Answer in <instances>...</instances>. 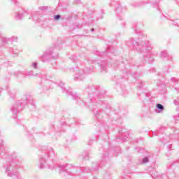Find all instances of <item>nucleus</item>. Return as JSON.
Listing matches in <instances>:
<instances>
[{"label":"nucleus","instance_id":"obj_1","mask_svg":"<svg viewBox=\"0 0 179 179\" xmlns=\"http://www.w3.org/2000/svg\"><path fill=\"white\" fill-rule=\"evenodd\" d=\"M127 45L129 47L131 50H136L138 52L141 54L143 52H149L152 50V46L149 43V41H142L141 43L135 41L134 38H130V40L127 43Z\"/></svg>","mask_w":179,"mask_h":179},{"label":"nucleus","instance_id":"obj_2","mask_svg":"<svg viewBox=\"0 0 179 179\" xmlns=\"http://www.w3.org/2000/svg\"><path fill=\"white\" fill-rule=\"evenodd\" d=\"M30 96H25L23 98V100L21 101L15 102L11 108V111L14 115V118H16V115L19 114L20 111L23 110V107L26 106V104H29L30 103Z\"/></svg>","mask_w":179,"mask_h":179},{"label":"nucleus","instance_id":"obj_3","mask_svg":"<svg viewBox=\"0 0 179 179\" xmlns=\"http://www.w3.org/2000/svg\"><path fill=\"white\" fill-rule=\"evenodd\" d=\"M51 156H55L54 153V150L50 149L49 152H43L39 157V168L44 169L47 164L48 157H51Z\"/></svg>","mask_w":179,"mask_h":179},{"label":"nucleus","instance_id":"obj_4","mask_svg":"<svg viewBox=\"0 0 179 179\" xmlns=\"http://www.w3.org/2000/svg\"><path fill=\"white\" fill-rule=\"evenodd\" d=\"M51 58H54V56H52V49L46 50L45 53L41 57V61L45 62V61H48Z\"/></svg>","mask_w":179,"mask_h":179},{"label":"nucleus","instance_id":"obj_5","mask_svg":"<svg viewBox=\"0 0 179 179\" xmlns=\"http://www.w3.org/2000/svg\"><path fill=\"white\" fill-rule=\"evenodd\" d=\"M14 76H15L17 78H20V76H34L36 74H34L33 71L26 72L17 71L14 73Z\"/></svg>","mask_w":179,"mask_h":179},{"label":"nucleus","instance_id":"obj_6","mask_svg":"<svg viewBox=\"0 0 179 179\" xmlns=\"http://www.w3.org/2000/svg\"><path fill=\"white\" fill-rule=\"evenodd\" d=\"M59 169L61 171H66V173H69V169H72L71 165L66 164V165H59Z\"/></svg>","mask_w":179,"mask_h":179},{"label":"nucleus","instance_id":"obj_7","mask_svg":"<svg viewBox=\"0 0 179 179\" xmlns=\"http://www.w3.org/2000/svg\"><path fill=\"white\" fill-rule=\"evenodd\" d=\"M86 73H85V71L83 70H79L78 73L75 76L74 79L76 80V79H83L85 78Z\"/></svg>","mask_w":179,"mask_h":179},{"label":"nucleus","instance_id":"obj_8","mask_svg":"<svg viewBox=\"0 0 179 179\" xmlns=\"http://www.w3.org/2000/svg\"><path fill=\"white\" fill-rule=\"evenodd\" d=\"M6 173L8 174V176H9L10 177H13V176H16L17 172L15 171L14 169H12V166H9L8 168H7L6 169Z\"/></svg>","mask_w":179,"mask_h":179},{"label":"nucleus","instance_id":"obj_9","mask_svg":"<svg viewBox=\"0 0 179 179\" xmlns=\"http://www.w3.org/2000/svg\"><path fill=\"white\" fill-rule=\"evenodd\" d=\"M2 42L6 43L7 42L10 41H17V36H13L10 38H7L5 37L1 38Z\"/></svg>","mask_w":179,"mask_h":179},{"label":"nucleus","instance_id":"obj_10","mask_svg":"<svg viewBox=\"0 0 179 179\" xmlns=\"http://www.w3.org/2000/svg\"><path fill=\"white\" fill-rule=\"evenodd\" d=\"M124 10H125V8H123L122 6H121V5H118V6L116 8V13L117 15H121V13H122V12H124Z\"/></svg>","mask_w":179,"mask_h":179},{"label":"nucleus","instance_id":"obj_11","mask_svg":"<svg viewBox=\"0 0 179 179\" xmlns=\"http://www.w3.org/2000/svg\"><path fill=\"white\" fill-rule=\"evenodd\" d=\"M157 108L159 110L157 111L158 113H162L164 110V106L160 103L157 104Z\"/></svg>","mask_w":179,"mask_h":179},{"label":"nucleus","instance_id":"obj_12","mask_svg":"<svg viewBox=\"0 0 179 179\" xmlns=\"http://www.w3.org/2000/svg\"><path fill=\"white\" fill-rule=\"evenodd\" d=\"M167 57H169V53H167L166 51H163L161 52V58H162V59L167 58Z\"/></svg>","mask_w":179,"mask_h":179},{"label":"nucleus","instance_id":"obj_13","mask_svg":"<svg viewBox=\"0 0 179 179\" xmlns=\"http://www.w3.org/2000/svg\"><path fill=\"white\" fill-rule=\"evenodd\" d=\"M23 17V15L21 13H18L17 15H15V19H17V20H20V19H22Z\"/></svg>","mask_w":179,"mask_h":179},{"label":"nucleus","instance_id":"obj_14","mask_svg":"<svg viewBox=\"0 0 179 179\" xmlns=\"http://www.w3.org/2000/svg\"><path fill=\"white\" fill-rule=\"evenodd\" d=\"M148 162H149V158H148V157H144L142 160L143 164H145Z\"/></svg>","mask_w":179,"mask_h":179},{"label":"nucleus","instance_id":"obj_15","mask_svg":"<svg viewBox=\"0 0 179 179\" xmlns=\"http://www.w3.org/2000/svg\"><path fill=\"white\" fill-rule=\"evenodd\" d=\"M8 94H10V96L13 98L15 97V96H16V93H15V92L13 91H8Z\"/></svg>","mask_w":179,"mask_h":179},{"label":"nucleus","instance_id":"obj_16","mask_svg":"<svg viewBox=\"0 0 179 179\" xmlns=\"http://www.w3.org/2000/svg\"><path fill=\"white\" fill-rule=\"evenodd\" d=\"M171 80L172 82H174L175 83H178V79L176 78H171Z\"/></svg>","mask_w":179,"mask_h":179},{"label":"nucleus","instance_id":"obj_17","mask_svg":"<svg viewBox=\"0 0 179 179\" xmlns=\"http://www.w3.org/2000/svg\"><path fill=\"white\" fill-rule=\"evenodd\" d=\"M101 69L102 71H107V68H106V66L101 64Z\"/></svg>","mask_w":179,"mask_h":179},{"label":"nucleus","instance_id":"obj_18","mask_svg":"<svg viewBox=\"0 0 179 179\" xmlns=\"http://www.w3.org/2000/svg\"><path fill=\"white\" fill-rule=\"evenodd\" d=\"M59 86L62 87V89H63V90H64L65 88L64 87V83L60 82L59 83Z\"/></svg>","mask_w":179,"mask_h":179},{"label":"nucleus","instance_id":"obj_19","mask_svg":"<svg viewBox=\"0 0 179 179\" xmlns=\"http://www.w3.org/2000/svg\"><path fill=\"white\" fill-rule=\"evenodd\" d=\"M60 17H61V15H57L55 16V20H58V19H59Z\"/></svg>","mask_w":179,"mask_h":179},{"label":"nucleus","instance_id":"obj_20","mask_svg":"<svg viewBox=\"0 0 179 179\" xmlns=\"http://www.w3.org/2000/svg\"><path fill=\"white\" fill-rule=\"evenodd\" d=\"M32 66H33V68H35V69L37 68V63H36V62L33 63Z\"/></svg>","mask_w":179,"mask_h":179},{"label":"nucleus","instance_id":"obj_21","mask_svg":"<svg viewBox=\"0 0 179 179\" xmlns=\"http://www.w3.org/2000/svg\"><path fill=\"white\" fill-rule=\"evenodd\" d=\"M40 9H41V10H44V9H45V7H40Z\"/></svg>","mask_w":179,"mask_h":179},{"label":"nucleus","instance_id":"obj_22","mask_svg":"<svg viewBox=\"0 0 179 179\" xmlns=\"http://www.w3.org/2000/svg\"><path fill=\"white\" fill-rule=\"evenodd\" d=\"M173 103H174V104H176V106H177V103H178L177 100H174Z\"/></svg>","mask_w":179,"mask_h":179},{"label":"nucleus","instance_id":"obj_23","mask_svg":"<svg viewBox=\"0 0 179 179\" xmlns=\"http://www.w3.org/2000/svg\"><path fill=\"white\" fill-rule=\"evenodd\" d=\"M91 31H94V29L92 28V29H91Z\"/></svg>","mask_w":179,"mask_h":179},{"label":"nucleus","instance_id":"obj_24","mask_svg":"<svg viewBox=\"0 0 179 179\" xmlns=\"http://www.w3.org/2000/svg\"><path fill=\"white\" fill-rule=\"evenodd\" d=\"M84 159H85V160H87V157H85Z\"/></svg>","mask_w":179,"mask_h":179},{"label":"nucleus","instance_id":"obj_25","mask_svg":"<svg viewBox=\"0 0 179 179\" xmlns=\"http://www.w3.org/2000/svg\"><path fill=\"white\" fill-rule=\"evenodd\" d=\"M175 89H176V90H178V92H179V88H178V89H177V87H175Z\"/></svg>","mask_w":179,"mask_h":179},{"label":"nucleus","instance_id":"obj_26","mask_svg":"<svg viewBox=\"0 0 179 179\" xmlns=\"http://www.w3.org/2000/svg\"><path fill=\"white\" fill-rule=\"evenodd\" d=\"M13 52L14 54H17V52Z\"/></svg>","mask_w":179,"mask_h":179},{"label":"nucleus","instance_id":"obj_27","mask_svg":"<svg viewBox=\"0 0 179 179\" xmlns=\"http://www.w3.org/2000/svg\"><path fill=\"white\" fill-rule=\"evenodd\" d=\"M96 114H99V112H96Z\"/></svg>","mask_w":179,"mask_h":179},{"label":"nucleus","instance_id":"obj_28","mask_svg":"<svg viewBox=\"0 0 179 179\" xmlns=\"http://www.w3.org/2000/svg\"><path fill=\"white\" fill-rule=\"evenodd\" d=\"M89 145H90V142H89Z\"/></svg>","mask_w":179,"mask_h":179},{"label":"nucleus","instance_id":"obj_29","mask_svg":"<svg viewBox=\"0 0 179 179\" xmlns=\"http://www.w3.org/2000/svg\"><path fill=\"white\" fill-rule=\"evenodd\" d=\"M93 179H96V178H94Z\"/></svg>","mask_w":179,"mask_h":179}]
</instances>
